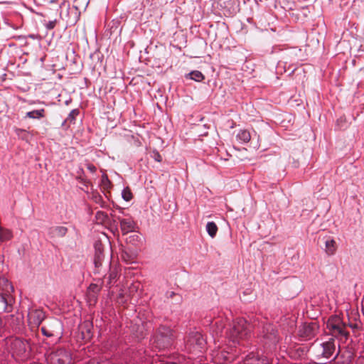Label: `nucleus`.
Masks as SVG:
<instances>
[{
  "mask_svg": "<svg viewBox=\"0 0 364 364\" xmlns=\"http://www.w3.org/2000/svg\"><path fill=\"white\" fill-rule=\"evenodd\" d=\"M87 168L91 172V173H95L97 170V168L95 167V166H94L93 164H87Z\"/></svg>",
  "mask_w": 364,
  "mask_h": 364,
  "instance_id": "c756f323",
  "label": "nucleus"
},
{
  "mask_svg": "<svg viewBox=\"0 0 364 364\" xmlns=\"http://www.w3.org/2000/svg\"><path fill=\"white\" fill-rule=\"evenodd\" d=\"M214 326H216V328L215 330V333L217 335L221 334L222 332H223V328L225 327L224 321L222 319H220V320H219L218 321H215Z\"/></svg>",
  "mask_w": 364,
  "mask_h": 364,
  "instance_id": "a878e982",
  "label": "nucleus"
},
{
  "mask_svg": "<svg viewBox=\"0 0 364 364\" xmlns=\"http://www.w3.org/2000/svg\"><path fill=\"white\" fill-rule=\"evenodd\" d=\"M135 223L130 218L120 219V228L123 235H127L129 232H134Z\"/></svg>",
  "mask_w": 364,
  "mask_h": 364,
  "instance_id": "2eb2a0df",
  "label": "nucleus"
},
{
  "mask_svg": "<svg viewBox=\"0 0 364 364\" xmlns=\"http://www.w3.org/2000/svg\"><path fill=\"white\" fill-rule=\"evenodd\" d=\"M350 326L351 328H356V327H357V325H356V324H355V325H350Z\"/></svg>",
  "mask_w": 364,
  "mask_h": 364,
  "instance_id": "72a5a7b5",
  "label": "nucleus"
},
{
  "mask_svg": "<svg viewBox=\"0 0 364 364\" xmlns=\"http://www.w3.org/2000/svg\"><path fill=\"white\" fill-rule=\"evenodd\" d=\"M173 340L172 330L165 326H161L154 336V342L159 348H166L170 346Z\"/></svg>",
  "mask_w": 364,
  "mask_h": 364,
  "instance_id": "7ed1b4c3",
  "label": "nucleus"
},
{
  "mask_svg": "<svg viewBox=\"0 0 364 364\" xmlns=\"http://www.w3.org/2000/svg\"><path fill=\"white\" fill-rule=\"evenodd\" d=\"M123 298H124V294L123 293H119V298H118V302L119 303H124V300H123Z\"/></svg>",
  "mask_w": 364,
  "mask_h": 364,
  "instance_id": "473e14b6",
  "label": "nucleus"
},
{
  "mask_svg": "<svg viewBox=\"0 0 364 364\" xmlns=\"http://www.w3.org/2000/svg\"><path fill=\"white\" fill-rule=\"evenodd\" d=\"M16 134H17L18 136H20V137H21V138H24V136H26V135H27L26 132L25 130H23V129H17L16 130Z\"/></svg>",
  "mask_w": 364,
  "mask_h": 364,
  "instance_id": "cd10ccee",
  "label": "nucleus"
},
{
  "mask_svg": "<svg viewBox=\"0 0 364 364\" xmlns=\"http://www.w3.org/2000/svg\"><path fill=\"white\" fill-rule=\"evenodd\" d=\"M173 295H175V293H174V292H173V291H172V292H171V296H173Z\"/></svg>",
  "mask_w": 364,
  "mask_h": 364,
  "instance_id": "f704fd0d",
  "label": "nucleus"
},
{
  "mask_svg": "<svg viewBox=\"0 0 364 364\" xmlns=\"http://www.w3.org/2000/svg\"><path fill=\"white\" fill-rule=\"evenodd\" d=\"M47 360L50 364H72L70 352L63 348L50 352L47 356Z\"/></svg>",
  "mask_w": 364,
  "mask_h": 364,
  "instance_id": "39448f33",
  "label": "nucleus"
},
{
  "mask_svg": "<svg viewBox=\"0 0 364 364\" xmlns=\"http://www.w3.org/2000/svg\"><path fill=\"white\" fill-rule=\"evenodd\" d=\"M122 197L126 201H129L132 198V193L129 187L123 189Z\"/></svg>",
  "mask_w": 364,
  "mask_h": 364,
  "instance_id": "393cba45",
  "label": "nucleus"
},
{
  "mask_svg": "<svg viewBox=\"0 0 364 364\" xmlns=\"http://www.w3.org/2000/svg\"><path fill=\"white\" fill-rule=\"evenodd\" d=\"M68 231L67 228L63 226H57L50 229V233L53 237H63L66 235Z\"/></svg>",
  "mask_w": 364,
  "mask_h": 364,
  "instance_id": "6ab92c4d",
  "label": "nucleus"
},
{
  "mask_svg": "<svg viewBox=\"0 0 364 364\" xmlns=\"http://www.w3.org/2000/svg\"><path fill=\"white\" fill-rule=\"evenodd\" d=\"M237 138L243 143H247L251 139V135L247 130H240L237 135Z\"/></svg>",
  "mask_w": 364,
  "mask_h": 364,
  "instance_id": "4be33fe9",
  "label": "nucleus"
},
{
  "mask_svg": "<svg viewBox=\"0 0 364 364\" xmlns=\"http://www.w3.org/2000/svg\"><path fill=\"white\" fill-rule=\"evenodd\" d=\"M264 337L266 338L276 341L277 340V331L272 324H267L264 326L263 330Z\"/></svg>",
  "mask_w": 364,
  "mask_h": 364,
  "instance_id": "f3484780",
  "label": "nucleus"
},
{
  "mask_svg": "<svg viewBox=\"0 0 364 364\" xmlns=\"http://www.w3.org/2000/svg\"><path fill=\"white\" fill-rule=\"evenodd\" d=\"M14 353L20 357L26 358L30 351V345L27 341L16 338L11 344Z\"/></svg>",
  "mask_w": 364,
  "mask_h": 364,
  "instance_id": "1a4fd4ad",
  "label": "nucleus"
},
{
  "mask_svg": "<svg viewBox=\"0 0 364 364\" xmlns=\"http://www.w3.org/2000/svg\"><path fill=\"white\" fill-rule=\"evenodd\" d=\"M121 250V258L124 262L127 264L135 262L139 253L137 250H132L128 248L127 247H124L123 245H122Z\"/></svg>",
  "mask_w": 364,
  "mask_h": 364,
  "instance_id": "9b49d317",
  "label": "nucleus"
},
{
  "mask_svg": "<svg viewBox=\"0 0 364 364\" xmlns=\"http://www.w3.org/2000/svg\"><path fill=\"white\" fill-rule=\"evenodd\" d=\"M95 247V257L94 263L97 269L102 266V262L104 258L103 251L104 247L102 242L99 240L96 241L94 245Z\"/></svg>",
  "mask_w": 364,
  "mask_h": 364,
  "instance_id": "ddd939ff",
  "label": "nucleus"
},
{
  "mask_svg": "<svg viewBox=\"0 0 364 364\" xmlns=\"http://www.w3.org/2000/svg\"><path fill=\"white\" fill-rule=\"evenodd\" d=\"M100 287L96 284H91L87 290L86 299L89 306H95L97 301Z\"/></svg>",
  "mask_w": 364,
  "mask_h": 364,
  "instance_id": "f8f14e48",
  "label": "nucleus"
},
{
  "mask_svg": "<svg viewBox=\"0 0 364 364\" xmlns=\"http://www.w3.org/2000/svg\"><path fill=\"white\" fill-rule=\"evenodd\" d=\"M14 291V287L9 281L5 277H0V302L1 309L4 311H10L9 307L11 301V293Z\"/></svg>",
  "mask_w": 364,
  "mask_h": 364,
  "instance_id": "20e7f679",
  "label": "nucleus"
},
{
  "mask_svg": "<svg viewBox=\"0 0 364 364\" xmlns=\"http://www.w3.org/2000/svg\"><path fill=\"white\" fill-rule=\"evenodd\" d=\"M41 330L47 337L58 336L62 333L63 326L59 320L53 318L46 322Z\"/></svg>",
  "mask_w": 364,
  "mask_h": 364,
  "instance_id": "423d86ee",
  "label": "nucleus"
},
{
  "mask_svg": "<svg viewBox=\"0 0 364 364\" xmlns=\"http://www.w3.org/2000/svg\"><path fill=\"white\" fill-rule=\"evenodd\" d=\"M113 250L111 248V257H112Z\"/></svg>",
  "mask_w": 364,
  "mask_h": 364,
  "instance_id": "c9c22d12",
  "label": "nucleus"
},
{
  "mask_svg": "<svg viewBox=\"0 0 364 364\" xmlns=\"http://www.w3.org/2000/svg\"><path fill=\"white\" fill-rule=\"evenodd\" d=\"M318 331V324L316 321L304 323L299 330V335L304 338L309 340L314 337Z\"/></svg>",
  "mask_w": 364,
  "mask_h": 364,
  "instance_id": "6e6552de",
  "label": "nucleus"
},
{
  "mask_svg": "<svg viewBox=\"0 0 364 364\" xmlns=\"http://www.w3.org/2000/svg\"><path fill=\"white\" fill-rule=\"evenodd\" d=\"M218 226L214 222H208L206 225V230L208 235L212 237H215L218 232Z\"/></svg>",
  "mask_w": 364,
  "mask_h": 364,
  "instance_id": "5701e85b",
  "label": "nucleus"
},
{
  "mask_svg": "<svg viewBox=\"0 0 364 364\" xmlns=\"http://www.w3.org/2000/svg\"><path fill=\"white\" fill-rule=\"evenodd\" d=\"M36 314H37L38 318L40 319V321L38 323V324L39 325L42 322V321L44 318V316H43V313L41 311H37Z\"/></svg>",
  "mask_w": 364,
  "mask_h": 364,
  "instance_id": "2f4dec72",
  "label": "nucleus"
},
{
  "mask_svg": "<svg viewBox=\"0 0 364 364\" xmlns=\"http://www.w3.org/2000/svg\"><path fill=\"white\" fill-rule=\"evenodd\" d=\"M101 187L105 191H107L109 196H111L110 189L112 188V184L106 175H103L102 176Z\"/></svg>",
  "mask_w": 364,
  "mask_h": 364,
  "instance_id": "412c9836",
  "label": "nucleus"
},
{
  "mask_svg": "<svg viewBox=\"0 0 364 364\" xmlns=\"http://www.w3.org/2000/svg\"><path fill=\"white\" fill-rule=\"evenodd\" d=\"M250 324L244 318H236L233 321L232 326L228 331L230 339L237 343L246 339L250 333Z\"/></svg>",
  "mask_w": 364,
  "mask_h": 364,
  "instance_id": "f257e3e1",
  "label": "nucleus"
},
{
  "mask_svg": "<svg viewBox=\"0 0 364 364\" xmlns=\"http://www.w3.org/2000/svg\"><path fill=\"white\" fill-rule=\"evenodd\" d=\"M80 331L82 335V338L85 341L91 339L92 334V324L89 321H85L80 326Z\"/></svg>",
  "mask_w": 364,
  "mask_h": 364,
  "instance_id": "dca6fc26",
  "label": "nucleus"
},
{
  "mask_svg": "<svg viewBox=\"0 0 364 364\" xmlns=\"http://www.w3.org/2000/svg\"><path fill=\"white\" fill-rule=\"evenodd\" d=\"M55 26V21H49L46 25L47 28L50 29V30L53 29Z\"/></svg>",
  "mask_w": 364,
  "mask_h": 364,
  "instance_id": "7c9ffc66",
  "label": "nucleus"
},
{
  "mask_svg": "<svg viewBox=\"0 0 364 364\" xmlns=\"http://www.w3.org/2000/svg\"><path fill=\"white\" fill-rule=\"evenodd\" d=\"M45 112L46 111L44 109L33 110L28 112L26 113V117L31 119H41L45 117Z\"/></svg>",
  "mask_w": 364,
  "mask_h": 364,
  "instance_id": "aec40b11",
  "label": "nucleus"
},
{
  "mask_svg": "<svg viewBox=\"0 0 364 364\" xmlns=\"http://www.w3.org/2000/svg\"><path fill=\"white\" fill-rule=\"evenodd\" d=\"M191 78L197 82H201L204 79L203 73L198 70H194L189 73Z\"/></svg>",
  "mask_w": 364,
  "mask_h": 364,
  "instance_id": "b1692460",
  "label": "nucleus"
},
{
  "mask_svg": "<svg viewBox=\"0 0 364 364\" xmlns=\"http://www.w3.org/2000/svg\"><path fill=\"white\" fill-rule=\"evenodd\" d=\"M322 347V356L326 358H329L335 351L334 340L331 338L328 341L323 343Z\"/></svg>",
  "mask_w": 364,
  "mask_h": 364,
  "instance_id": "4468645a",
  "label": "nucleus"
},
{
  "mask_svg": "<svg viewBox=\"0 0 364 364\" xmlns=\"http://www.w3.org/2000/svg\"><path fill=\"white\" fill-rule=\"evenodd\" d=\"M326 326L332 336L340 338H348L349 333L346 329V324L339 316H331Z\"/></svg>",
  "mask_w": 364,
  "mask_h": 364,
  "instance_id": "f03ea898",
  "label": "nucleus"
},
{
  "mask_svg": "<svg viewBox=\"0 0 364 364\" xmlns=\"http://www.w3.org/2000/svg\"><path fill=\"white\" fill-rule=\"evenodd\" d=\"M186 344L193 350H201L205 348L206 341L199 331H191L186 339Z\"/></svg>",
  "mask_w": 364,
  "mask_h": 364,
  "instance_id": "0eeeda50",
  "label": "nucleus"
},
{
  "mask_svg": "<svg viewBox=\"0 0 364 364\" xmlns=\"http://www.w3.org/2000/svg\"><path fill=\"white\" fill-rule=\"evenodd\" d=\"M114 270H115V274H117V268L115 267L114 268Z\"/></svg>",
  "mask_w": 364,
  "mask_h": 364,
  "instance_id": "4c0bfd02",
  "label": "nucleus"
},
{
  "mask_svg": "<svg viewBox=\"0 0 364 364\" xmlns=\"http://www.w3.org/2000/svg\"><path fill=\"white\" fill-rule=\"evenodd\" d=\"M78 114H79L78 109L72 110L68 115V120H70V121L74 120Z\"/></svg>",
  "mask_w": 364,
  "mask_h": 364,
  "instance_id": "bb28decb",
  "label": "nucleus"
},
{
  "mask_svg": "<svg viewBox=\"0 0 364 364\" xmlns=\"http://www.w3.org/2000/svg\"><path fill=\"white\" fill-rule=\"evenodd\" d=\"M153 154H154L153 157H154V159L156 161H159V162L161 161V160H162V157H161V156L159 154V152H157V151H154V152H153Z\"/></svg>",
  "mask_w": 364,
  "mask_h": 364,
  "instance_id": "c85d7f7f",
  "label": "nucleus"
},
{
  "mask_svg": "<svg viewBox=\"0 0 364 364\" xmlns=\"http://www.w3.org/2000/svg\"><path fill=\"white\" fill-rule=\"evenodd\" d=\"M114 207H115V208L121 209L120 208H119L118 206H117V205H114Z\"/></svg>",
  "mask_w": 364,
  "mask_h": 364,
  "instance_id": "e433bc0d",
  "label": "nucleus"
},
{
  "mask_svg": "<svg viewBox=\"0 0 364 364\" xmlns=\"http://www.w3.org/2000/svg\"><path fill=\"white\" fill-rule=\"evenodd\" d=\"M325 251L328 255L335 254L337 250V245L333 239H328L325 242Z\"/></svg>",
  "mask_w": 364,
  "mask_h": 364,
  "instance_id": "a211bd4d",
  "label": "nucleus"
},
{
  "mask_svg": "<svg viewBox=\"0 0 364 364\" xmlns=\"http://www.w3.org/2000/svg\"><path fill=\"white\" fill-rule=\"evenodd\" d=\"M127 247L132 250H137L139 252L144 244L142 236L137 232H132L125 239Z\"/></svg>",
  "mask_w": 364,
  "mask_h": 364,
  "instance_id": "9d476101",
  "label": "nucleus"
}]
</instances>
